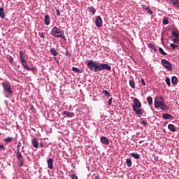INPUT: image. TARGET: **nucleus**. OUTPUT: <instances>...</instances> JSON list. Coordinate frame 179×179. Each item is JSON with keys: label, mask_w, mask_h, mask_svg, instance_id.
Instances as JSON below:
<instances>
[{"label": "nucleus", "mask_w": 179, "mask_h": 179, "mask_svg": "<svg viewBox=\"0 0 179 179\" xmlns=\"http://www.w3.org/2000/svg\"><path fill=\"white\" fill-rule=\"evenodd\" d=\"M87 66L90 71H92V72H97V71H103V69H106V71H111V66L107 64H100L93 60H88Z\"/></svg>", "instance_id": "1"}, {"label": "nucleus", "mask_w": 179, "mask_h": 179, "mask_svg": "<svg viewBox=\"0 0 179 179\" xmlns=\"http://www.w3.org/2000/svg\"><path fill=\"white\" fill-rule=\"evenodd\" d=\"M20 148H22V141H18L17 145V151H16V158L20 162V167H23V164H24V159H23V155L20 152Z\"/></svg>", "instance_id": "2"}, {"label": "nucleus", "mask_w": 179, "mask_h": 179, "mask_svg": "<svg viewBox=\"0 0 179 179\" xmlns=\"http://www.w3.org/2000/svg\"><path fill=\"white\" fill-rule=\"evenodd\" d=\"M50 34L52 36H54V37H61L62 38L65 39V36H64V32H62V30L61 29L54 27L51 30Z\"/></svg>", "instance_id": "3"}, {"label": "nucleus", "mask_w": 179, "mask_h": 179, "mask_svg": "<svg viewBox=\"0 0 179 179\" xmlns=\"http://www.w3.org/2000/svg\"><path fill=\"white\" fill-rule=\"evenodd\" d=\"M154 106L155 108H161V110H163V111H166V110H169L170 108V107L165 104L164 102H162L157 100L155 101Z\"/></svg>", "instance_id": "4"}, {"label": "nucleus", "mask_w": 179, "mask_h": 179, "mask_svg": "<svg viewBox=\"0 0 179 179\" xmlns=\"http://www.w3.org/2000/svg\"><path fill=\"white\" fill-rule=\"evenodd\" d=\"M2 86L3 87L5 93H6V94H8V96L13 93V91L12 90V87L10 86V84H9V82H3L2 83Z\"/></svg>", "instance_id": "5"}, {"label": "nucleus", "mask_w": 179, "mask_h": 179, "mask_svg": "<svg viewBox=\"0 0 179 179\" xmlns=\"http://www.w3.org/2000/svg\"><path fill=\"white\" fill-rule=\"evenodd\" d=\"M162 64L164 66V68H165V69H167V71H171L172 68H171V63H170V62L162 59L161 60Z\"/></svg>", "instance_id": "6"}, {"label": "nucleus", "mask_w": 179, "mask_h": 179, "mask_svg": "<svg viewBox=\"0 0 179 179\" xmlns=\"http://www.w3.org/2000/svg\"><path fill=\"white\" fill-rule=\"evenodd\" d=\"M132 107L133 110H135L136 108H141V107H142V103H141V101L138 99V98H134Z\"/></svg>", "instance_id": "7"}, {"label": "nucleus", "mask_w": 179, "mask_h": 179, "mask_svg": "<svg viewBox=\"0 0 179 179\" xmlns=\"http://www.w3.org/2000/svg\"><path fill=\"white\" fill-rule=\"evenodd\" d=\"M95 24L96 27H101L103 26V20L101 17L98 16L95 20Z\"/></svg>", "instance_id": "8"}, {"label": "nucleus", "mask_w": 179, "mask_h": 179, "mask_svg": "<svg viewBox=\"0 0 179 179\" xmlns=\"http://www.w3.org/2000/svg\"><path fill=\"white\" fill-rule=\"evenodd\" d=\"M141 108H137L136 109H133V111L136 113L138 117H141L142 114H143V109H140Z\"/></svg>", "instance_id": "9"}, {"label": "nucleus", "mask_w": 179, "mask_h": 179, "mask_svg": "<svg viewBox=\"0 0 179 179\" xmlns=\"http://www.w3.org/2000/svg\"><path fill=\"white\" fill-rule=\"evenodd\" d=\"M54 160L52 158H50L49 159H48V167L50 169L52 170V169H54Z\"/></svg>", "instance_id": "10"}, {"label": "nucleus", "mask_w": 179, "mask_h": 179, "mask_svg": "<svg viewBox=\"0 0 179 179\" xmlns=\"http://www.w3.org/2000/svg\"><path fill=\"white\" fill-rule=\"evenodd\" d=\"M101 142L103 145H110V141L108 139L104 136L101 137Z\"/></svg>", "instance_id": "11"}, {"label": "nucleus", "mask_w": 179, "mask_h": 179, "mask_svg": "<svg viewBox=\"0 0 179 179\" xmlns=\"http://www.w3.org/2000/svg\"><path fill=\"white\" fill-rule=\"evenodd\" d=\"M63 114L64 115H66V117H68L69 118H72L75 115V113L69 111H64Z\"/></svg>", "instance_id": "12"}, {"label": "nucleus", "mask_w": 179, "mask_h": 179, "mask_svg": "<svg viewBox=\"0 0 179 179\" xmlns=\"http://www.w3.org/2000/svg\"><path fill=\"white\" fill-rule=\"evenodd\" d=\"M162 118H164V120H173V115L166 113L162 115Z\"/></svg>", "instance_id": "13"}, {"label": "nucleus", "mask_w": 179, "mask_h": 179, "mask_svg": "<svg viewBox=\"0 0 179 179\" xmlns=\"http://www.w3.org/2000/svg\"><path fill=\"white\" fill-rule=\"evenodd\" d=\"M32 145L37 149L38 148V140L37 138L32 139Z\"/></svg>", "instance_id": "14"}, {"label": "nucleus", "mask_w": 179, "mask_h": 179, "mask_svg": "<svg viewBox=\"0 0 179 179\" xmlns=\"http://www.w3.org/2000/svg\"><path fill=\"white\" fill-rule=\"evenodd\" d=\"M169 2H171L174 6H176V8H179V0H168Z\"/></svg>", "instance_id": "15"}, {"label": "nucleus", "mask_w": 179, "mask_h": 179, "mask_svg": "<svg viewBox=\"0 0 179 179\" xmlns=\"http://www.w3.org/2000/svg\"><path fill=\"white\" fill-rule=\"evenodd\" d=\"M168 129L171 131V132H176V127L174 126V124H169L168 125Z\"/></svg>", "instance_id": "16"}, {"label": "nucleus", "mask_w": 179, "mask_h": 179, "mask_svg": "<svg viewBox=\"0 0 179 179\" xmlns=\"http://www.w3.org/2000/svg\"><path fill=\"white\" fill-rule=\"evenodd\" d=\"M50 15H46L45 16V24H46V26H48V24H50Z\"/></svg>", "instance_id": "17"}, {"label": "nucleus", "mask_w": 179, "mask_h": 179, "mask_svg": "<svg viewBox=\"0 0 179 179\" xmlns=\"http://www.w3.org/2000/svg\"><path fill=\"white\" fill-rule=\"evenodd\" d=\"M148 48L153 50V51L155 52H157V49L156 48V46H155L152 43H149L148 44Z\"/></svg>", "instance_id": "18"}, {"label": "nucleus", "mask_w": 179, "mask_h": 179, "mask_svg": "<svg viewBox=\"0 0 179 179\" xmlns=\"http://www.w3.org/2000/svg\"><path fill=\"white\" fill-rule=\"evenodd\" d=\"M0 17L1 19L5 17V10H3V8H0Z\"/></svg>", "instance_id": "19"}, {"label": "nucleus", "mask_w": 179, "mask_h": 179, "mask_svg": "<svg viewBox=\"0 0 179 179\" xmlns=\"http://www.w3.org/2000/svg\"><path fill=\"white\" fill-rule=\"evenodd\" d=\"M171 82L173 85H177V83H178V78H177L176 76H173L172 77Z\"/></svg>", "instance_id": "20"}, {"label": "nucleus", "mask_w": 179, "mask_h": 179, "mask_svg": "<svg viewBox=\"0 0 179 179\" xmlns=\"http://www.w3.org/2000/svg\"><path fill=\"white\" fill-rule=\"evenodd\" d=\"M87 9H88L89 12H90V13H92V15H95L96 9H94V8H93V7H88Z\"/></svg>", "instance_id": "21"}, {"label": "nucleus", "mask_w": 179, "mask_h": 179, "mask_svg": "<svg viewBox=\"0 0 179 179\" xmlns=\"http://www.w3.org/2000/svg\"><path fill=\"white\" fill-rule=\"evenodd\" d=\"M50 53L52 54V55H54V57H57V55H58V52H57V50H55V48H52L50 50Z\"/></svg>", "instance_id": "22"}, {"label": "nucleus", "mask_w": 179, "mask_h": 179, "mask_svg": "<svg viewBox=\"0 0 179 179\" xmlns=\"http://www.w3.org/2000/svg\"><path fill=\"white\" fill-rule=\"evenodd\" d=\"M72 71H73V72H76L77 73H82L83 72V71H82L76 67H73Z\"/></svg>", "instance_id": "23"}, {"label": "nucleus", "mask_w": 179, "mask_h": 179, "mask_svg": "<svg viewBox=\"0 0 179 179\" xmlns=\"http://www.w3.org/2000/svg\"><path fill=\"white\" fill-rule=\"evenodd\" d=\"M131 157H134V159H141V156L138 153H131Z\"/></svg>", "instance_id": "24"}, {"label": "nucleus", "mask_w": 179, "mask_h": 179, "mask_svg": "<svg viewBox=\"0 0 179 179\" xmlns=\"http://www.w3.org/2000/svg\"><path fill=\"white\" fill-rule=\"evenodd\" d=\"M126 164L127 167H131L132 166V161L131 160V159H127L126 161Z\"/></svg>", "instance_id": "25"}, {"label": "nucleus", "mask_w": 179, "mask_h": 179, "mask_svg": "<svg viewBox=\"0 0 179 179\" xmlns=\"http://www.w3.org/2000/svg\"><path fill=\"white\" fill-rule=\"evenodd\" d=\"M103 94H105V96L108 98L111 96V94H110V92H108V91L107 90H103L102 91Z\"/></svg>", "instance_id": "26"}, {"label": "nucleus", "mask_w": 179, "mask_h": 179, "mask_svg": "<svg viewBox=\"0 0 179 179\" xmlns=\"http://www.w3.org/2000/svg\"><path fill=\"white\" fill-rule=\"evenodd\" d=\"M148 100V103L150 106H152V104H153V99L152 98V96H148L147 98Z\"/></svg>", "instance_id": "27"}, {"label": "nucleus", "mask_w": 179, "mask_h": 179, "mask_svg": "<svg viewBox=\"0 0 179 179\" xmlns=\"http://www.w3.org/2000/svg\"><path fill=\"white\" fill-rule=\"evenodd\" d=\"M12 141H13V138L12 137H7L4 139V142H6V143H10Z\"/></svg>", "instance_id": "28"}, {"label": "nucleus", "mask_w": 179, "mask_h": 179, "mask_svg": "<svg viewBox=\"0 0 179 179\" xmlns=\"http://www.w3.org/2000/svg\"><path fill=\"white\" fill-rule=\"evenodd\" d=\"M163 24H169V18L167 17H164L162 20Z\"/></svg>", "instance_id": "29"}, {"label": "nucleus", "mask_w": 179, "mask_h": 179, "mask_svg": "<svg viewBox=\"0 0 179 179\" xmlns=\"http://www.w3.org/2000/svg\"><path fill=\"white\" fill-rule=\"evenodd\" d=\"M129 85L132 89H135V81L129 80Z\"/></svg>", "instance_id": "30"}, {"label": "nucleus", "mask_w": 179, "mask_h": 179, "mask_svg": "<svg viewBox=\"0 0 179 179\" xmlns=\"http://www.w3.org/2000/svg\"><path fill=\"white\" fill-rule=\"evenodd\" d=\"M172 35L173 36V37H175L176 38H178L179 37V33L176 31H172Z\"/></svg>", "instance_id": "31"}, {"label": "nucleus", "mask_w": 179, "mask_h": 179, "mask_svg": "<svg viewBox=\"0 0 179 179\" xmlns=\"http://www.w3.org/2000/svg\"><path fill=\"white\" fill-rule=\"evenodd\" d=\"M159 51L162 55H167V53L165 52V51L163 50V48H159Z\"/></svg>", "instance_id": "32"}, {"label": "nucleus", "mask_w": 179, "mask_h": 179, "mask_svg": "<svg viewBox=\"0 0 179 179\" xmlns=\"http://www.w3.org/2000/svg\"><path fill=\"white\" fill-rule=\"evenodd\" d=\"M166 85H168V86H171V83L170 82V78H169V77H167L166 78Z\"/></svg>", "instance_id": "33"}, {"label": "nucleus", "mask_w": 179, "mask_h": 179, "mask_svg": "<svg viewBox=\"0 0 179 179\" xmlns=\"http://www.w3.org/2000/svg\"><path fill=\"white\" fill-rule=\"evenodd\" d=\"M24 69H26L27 71H30V67H29V66L27 65V63H24V64H22Z\"/></svg>", "instance_id": "34"}, {"label": "nucleus", "mask_w": 179, "mask_h": 179, "mask_svg": "<svg viewBox=\"0 0 179 179\" xmlns=\"http://www.w3.org/2000/svg\"><path fill=\"white\" fill-rule=\"evenodd\" d=\"M147 13H149V15H153V11H152V10H150V7L146 10Z\"/></svg>", "instance_id": "35"}, {"label": "nucleus", "mask_w": 179, "mask_h": 179, "mask_svg": "<svg viewBox=\"0 0 179 179\" xmlns=\"http://www.w3.org/2000/svg\"><path fill=\"white\" fill-rule=\"evenodd\" d=\"M171 48H173V50H175L176 48H177L178 46L174 43L171 44Z\"/></svg>", "instance_id": "36"}, {"label": "nucleus", "mask_w": 179, "mask_h": 179, "mask_svg": "<svg viewBox=\"0 0 179 179\" xmlns=\"http://www.w3.org/2000/svg\"><path fill=\"white\" fill-rule=\"evenodd\" d=\"M8 59L10 62V64H12V62H13V57H12L11 56H8Z\"/></svg>", "instance_id": "37"}, {"label": "nucleus", "mask_w": 179, "mask_h": 179, "mask_svg": "<svg viewBox=\"0 0 179 179\" xmlns=\"http://www.w3.org/2000/svg\"><path fill=\"white\" fill-rule=\"evenodd\" d=\"M20 59H21V62H22V65L24 64H26V59H24V57H20Z\"/></svg>", "instance_id": "38"}, {"label": "nucleus", "mask_w": 179, "mask_h": 179, "mask_svg": "<svg viewBox=\"0 0 179 179\" xmlns=\"http://www.w3.org/2000/svg\"><path fill=\"white\" fill-rule=\"evenodd\" d=\"M142 8L143 9H144L145 10H148L149 9V6H147L145 5H142Z\"/></svg>", "instance_id": "39"}, {"label": "nucleus", "mask_w": 179, "mask_h": 179, "mask_svg": "<svg viewBox=\"0 0 179 179\" xmlns=\"http://www.w3.org/2000/svg\"><path fill=\"white\" fill-rule=\"evenodd\" d=\"M71 179H78V176H77L76 175H75V174H72V175L71 176Z\"/></svg>", "instance_id": "40"}, {"label": "nucleus", "mask_w": 179, "mask_h": 179, "mask_svg": "<svg viewBox=\"0 0 179 179\" xmlns=\"http://www.w3.org/2000/svg\"><path fill=\"white\" fill-rule=\"evenodd\" d=\"M141 83L143 85V86H146V84L145 83V80H143V78L141 79Z\"/></svg>", "instance_id": "41"}, {"label": "nucleus", "mask_w": 179, "mask_h": 179, "mask_svg": "<svg viewBox=\"0 0 179 179\" xmlns=\"http://www.w3.org/2000/svg\"><path fill=\"white\" fill-rule=\"evenodd\" d=\"M141 124L143 125H144L145 127H146V125H148V122H146V121H144V120L141 121Z\"/></svg>", "instance_id": "42"}, {"label": "nucleus", "mask_w": 179, "mask_h": 179, "mask_svg": "<svg viewBox=\"0 0 179 179\" xmlns=\"http://www.w3.org/2000/svg\"><path fill=\"white\" fill-rule=\"evenodd\" d=\"M111 103H113V98H110L108 101V106H111Z\"/></svg>", "instance_id": "43"}, {"label": "nucleus", "mask_w": 179, "mask_h": 179, "mask_svg": "<svg viewBox=\"0 0 179 179\" xmlns=\"http://www.w3.org/2000/svg\"><path fill=\"white\" fill-rule=\"evenodd\" d=\"M39 36L41 38H44V33L43 32L39 33Z\"/></svg>", "instance_id": "44"}, {"label": "nucleus", "mask_w": 179, "mask_h": 179, "mask_svg": "<svg viewBox=\"0 0 179 179\" xmlns=\"http://www.w3.org/2000/svg\"><path fill=\"white\" fill-rule=\"evenodd\" d=\"M56 13H57V16H61V13L59 12V10L57 9Z\"/></svg>", "instance_id": "45"}, {"label": "nucleus", "mask_w": 179, "mask_h": 179, "mask_svg": "<svg viewBox=\"0 0 179 179\" xmlns=\"http://www.w3.org/2000/svg\"><path fill=\"white\" fill-rule=\"evenodd\" d=\"M0 149H1V150H5V146H3L2 144H0Z\"/></svg>", "instance_id": "46"}, {"label": "nucleus", "mask_w": 179, "mask_h": 179, "mask_svg": "<svg viewBox=\"0 0 179 179\" xmlns=\"http://www.w3.org/2000/svg\"><path fill=\"white\" fill-rule=\"evenodd\" d=\"M173 43H175L176 44H178V38L173 39Z\"/></svg>", "instance_id": "47"}, {"label": "nucleus", "mask_w": 179, "mask_h": 179, "mask_svg": "<svg viewBox=\"0 0 179 179\" xmlns=\"http://www.w3.org/2000/svg\"><path fill=\"white\" fill-rule=\"evenodd\" d=\"M159 100H161V102L164 103V98H163L162 96L159 97Z\"/></svg>", "instance_id": "48"}, {"label": "nucleus", "mask_w": 179, "mask_h": 179, "mask_svg": "<svg viewBox=\"0 0 179 179\" xmlns=\"http://www.w3.org/2000/svg\"><path fill=\"white\" fill-rule=\"evenodd\" d=\"M23 51H20V58H22L23 57Z\"/></svg>", "instance_id": "49"}, {"label": "nucleus", "mask_w": 179, "mask_h": 179, "mask_svg": "<svg viewBox=\"0 0 179 179\" xmlns=\"http://www.w3.org/2000/svg\"><path fill=\"white\" fill-rule=\"evenodd\" d=\"M22 153H24V146L22 147Z\"/></svg>", "instance_id": "50"}, {"label": "nucleus", "mask_w": 179, "mask_h": 179, "mask_svg": "<svg viewBox=\"0 0 179 179\" xmlns=\"http://www.w3.org/2000/svg\"><path fill=\"white\" fill-rule=\"evenodd\" d=\"M40 146H41V148H44V144H43V143H40Z\"/></svg>", "instance_id": "51"}, {"label": "nucleus", "mask_w": 179, "mask_h": 179, "mask_svg": "<svg viewBox=\"0 0 179 179\" xmlns=\"http://www.w3.org/2000/svg\"><path fill=\"white\" fill-rule=\"evenodd\" d=\"M95 179H101V178H100V176H95Z\"/></svg>", "instance_id": "52"}, {"label": "nucleus", "mask_w": 179, "mask_h": 179, "mask_svg": "<svg viewBox=\"0 0 179 179\" xmlns=\"http://www.w3.org/2000/svg\"><path fill=\"white\" fill-rule=\"evenodd\" d=\"M34 68H30V71H34Z\"/></svg>", "instance_id": "53"}, {"label": "nucleus", "mask_w": 179, "mask_h": 179, "mask_svg": "<svg viewBox=\"0 0 179 179\" xmlns=\"http://www.w3.org/2000/svg\"><path fill=\"white\" fill-rule=\"evenodd\" d=\"M2 135V133H0V136Z\"/></svg>", "instance_id": "54"}]
</instances>
